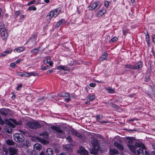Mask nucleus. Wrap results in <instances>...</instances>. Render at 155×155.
<instances>
[{
  "instance_id": "43",
  "label": "nucleus",
  "mask_w": 155,
  "mask_h": 155,
  "mask_svg": "<svg viewBox=\"0 0 155 155\" xmlns=\"http://www.w3.org/2000/svg\"><path fill=\"white\" fill-rule=\"evenodd\" d=\"M12 52V50L9 48L7 49L6 51L4 52V53L8 54L11 53Z\"/></svg>"
},
{
  "instance_id": "44",
  "label": "nucleus",
  "mask_w": 155,
  "mask_h": 155,
  "mask_svg": "<svg viewBox=\"0 0 155 155\" xmlns=\"http://www.w3.org/2000/svg\"><path fill=\"white\" fill-rule=\"evenodd\" d=\"M150 79V77L149 75H147V76H146L145 77V81H146V82H147L148 81H149Z\"/></svg>"
},
{
  "instance_id": "3",
  "label": "nucleus",
  "mask_w": 155,
  "mask_h": 155,
  "mask_svg": "<svg viewBox=\"0 0 155 155\" xmlns=\"http://www.w3.org/2000/svg\"><path fill=\"white\" fill-rule=\"evenodd\" d=\"M61 11V8H58L54 10L51 11L48 14L47 17L51 19L53 17L54 18L57 16L58 14Z\"/></svg>"
},
{
  "instance_id": "7",
  "label": "nucleus",
  "mask_w": 155,
  "mask_h": 155,
  "mask_svg": "<svg viewBox=\"0 0 155 155\" xmlns=\"http://www.w3.org/2000/svg\"><path fill=\"white\" fill-rule=\"evenodd\" d=\"M101 4L99 2L91 3L88 6L89 9L90 10H97L100 7Z\"/></svg>"
},
{
  "instance_id": "54",
  "label": "nucleus",
  "mask_w": 155,
  "mask_h": 155,
  "mask_svg": "<svg viewBox=\"0 0 155 155\" xmlns=\"http://www.w3.org/2000/svg\"><path fill=\"white\" fill-rule=\"evenodd\" d=\"M44 99L45 98L44 97H40L38 99V102H40L42 100H44Z\"/></svg>"
},
{
  "instance_id": "41",
  "label": "nucleus",
  "mask_w": 155,
  "mask_h": 155,
  "mask_svg": "<svg viewBox=\"0 0 155 155\" xmlns=\"http://www.w3.org/2000/svg\"><path fill=\"white\" fill-rule=\"evenodd\" d=\"M111 105L112 107L114 108L115 109H118L119 108V106L116 105L114 103H111Z\"/></svg>"
},
{
  "instance_id": "50",
  "label": "nucleus",
  "mask_w": 155,
  "mask_h": 155,
  "mask_svg": "<svg viewBox=\"0 0 155 155\" xmlns=\"http://www.w3.org/2000/svg\"><path fill=\"white\" fill-rule=\"evenodd\" d=\"M125 68H132L133 67L130 65H125Z\"/></svg>"
},
{
  "instance_id": "51",
  "label": "nucleus",
  "mask_w": 155,
  "mask_h": 155,
  "mask_svg": "<svg viewBox=\"0 0 155 155\" xmlns=\"http://www.w3.org/2000/svg\"><path fill=\"white\" fill-rule=\"evenodd\" d=\"M96 118L98 122V121H99V120H101V119L99 115H98L97 116H96Z\"/></svg>"
},
{
  "instance_id": "29",
  "label": "nucleus",
  "mask_w": 155,
  "mask_h": 155,
  "mask_svg": "<svg viewBox=\"0 0 155 155\" xmlns=\"http://www.w3.org/2000/svg\"><path fill=\"white\" fill-rule=\"evenodd\" d=\"M10 126H7L6 127V131L8 133H11L12 131V127H10Z\"/></svg>"
},
{
  "instance_id": "35",
  "label": "nucleus",
  "mask_w": 155,
  "mask_h": 155,
  "mask_svg": "<svg viewBox=\"0 0 155 155\" xmlns=\"http://www.w3.org/2000/svg\"><path fill=\"white\" fill-rule=\"evenodd\" d=\"M118 40V38L117 37H114L112 38L109 41V42L110 43L114 42L116 41H117Z\"/></svg>"
},
{
  "instance_id": "36",
  "label": "nucleus",
  "mask_w": 155,
  "mask_h": 155,
  "mask_svg": "<svg viewBox=\"0 0 155 155\" xmlns=\"http://www.w3.org/2000/svg\"><path fill=\"white\" fill-rule=\"evenodd\" d=\"M88 98L89 99L90 101H92L94 100L95 99V97L94 95H92L91 96H87Z\"/></svg>"
},
{
  "instance_id": "13",
  "label": "nucleus",
  "mask_w": 155,
  "mask_h": 155,
  "mask_svg": "<svg viewBox=\"0 0 155 155\" xmlns=\"http://www.w3.org/2000/svg\"><path fill=\"white\" fill-rule=\"evenodd\" d=\"M106 10L103 9L102 10L98 11L96 14L97 16L98 17H100L102 16L106 12Z\"/></svg>"
},
{
  "instance_id": "56",
  "label": "nucleus",
  "mask_w": 155,
  "mask_h": 155,
  "mask_svg": "<svg viewBox=\"0 0 155 155\" xmlns=\"http://www.w3.org/2000/svg\"><path fill=\"white\" fill-rule=\"evenodd\" d=\"M12 96L11 97V98H12V100H14V99H15V97H16V96L15 95V94H14L13 93H12Z\"/></svg>"
},
{
  "instance_id": "48",
  "label": "nucleus",
  "mask_w": 155,
  "mask_h": 155,
  "mask_svg": "<svg viewBox=\"0 0 155 155\" xmlns=\"http://www.w3.org/2000/svg\"><path fill=\"white\" fill-rule=\"evenodd\" d=\"M36 2L35 0H33V1H31L30 2H28L27 5H29L31 4H34Z\"/></svg>"
},
{
  "instance_id": "17",
  "label": "nucleus",
  "mask_w": 155,
  "mask_h": 155,
  "mask_svg": "<svg viewBox=\"0 0 155 155\" xmlns=\"http://www.w3.org/2000/svg\"><path fill=\"white\" fill-rule=\"evenodd\" d=\"M57 69L58 70H63L64 71H68L69 70V68L66 66H63L60 65L57 67Z\"/></svg>"
},
{
  "instance_id": "6",
  "label": "nucleus",
  "mask_w": 155,
  "mask_h": 155,
  "mask_svg": "<svg viewBox=\"0 0 155 155\" xmlns=\"http://www.w3.org/2000/svg\"><path fill=\"white\" fill-rule=\"evenodd\" d=\"M140 147V148L137 150V155H144V150L145 149V147L144 145L141 143H137L136 142V147Z\"/></svg>"
},
{
  "instance_id": "31",
  "label": "nucleus",
  "mask_w": 155,
  "mask_h": 155,
  "mask_svg": "<svg viewBox=\"0 0 155 155\" xmlns=\"http://www.w3.org/2000/svg\"><path fill=\"white\" fill-rule=\"evenodd\" d=\"M136 66V69L138 68L140 69L141 68L142 66V63L141 61H139L137 63Z\"/></svg>"
},
{
  "instance_id": "32",
  "label": "nucleus",
  "mask_w": 155,
  "mask_h": 155,
  "mask_svg": "<svg viewBox=\"0 0 155 155\" xmlns=\"http://www.w3.org/2000/svg\"><path fill=\"white\" fill-rule=\"evenodd\" d=\"M50 57H46L44 60L43 62L45 64H47L50 62Z\"/></svg>"
},
{
  "instance_id": "33",
  "label": "nucleus",
  "mask_w": 155,
  "mask_h": 155,
  "mask_svg": "<svg viewBox=\"0 0 155 155\" xmlns=\"http://www.w3.org/2000/svg\"><path fill=\"white\" fill-rule=\"evenodd\" d=\"M149 89L150 90V91L152 90V91H150V92H147V94L148 95L150 96H152V95L153 94V91L152 90V87L151 86H149Z\"/></svg>"
},
{
  "instance_id": "58",
  "label": "nucleus",
  "mask_w": 155,
  "mask_h": 155,
  "mask_svg": "<svg viewBox=\"0 0 155 155\" xmlns=\"http://www.w3.org/2000/svg\"><path fill=\"white\" fill-rule=\"evenodd\" d=\"M128 32V30H123V34L124 35H125Z\"/></svg>"
},
{
  "instance_id": "59",
  "label": "nucleus",
  "mask_w": 155,
  "mask_h": 155,
  "mask_svg": "<svg viewBox=\"0 0 155 155\" xmlns=\"http://www.w3.org/2000/svg\"><path fill=\"white\" fill-rule=\"evenodd\" d=\"M53 72V70H49L47 71V73L51 74Z\"/></svg>"
},
{
  "instance_id": "38",
  "label": "nucleus",
  "mask_w": 155,
  "mask_h": 155,
  "mask_svg": "<svg viewBox=\"0 0 155 155\" xmlns=\"http://www.w3.org/2000/svg\"><path fill=\"white\" fill-rule=\"evenodd\" d=\"M29 73L30 76H38V73H35L34 72H32Z\"/></svg>"
},
{
  "instance_id": "47",
  "label": "nucleus",
  "mask_w": 155,
  "mask_h": 155,
  "mask_svg": "<svg viewBox=\"0 0 155 155\" xmlns=\"http://www.w3.org/2000/svg\"><path fill=\"white\" fill-rule=\"evenodd\" d=\"M24 76L25 77H28L30 76V73L28 72H26L24 73Z\"/></svg>"
},
{
  "instance_id": "15",
  "label": "nucleus",
  "mask_w": 155,
  "mask_h": 155,
  "mask_svg": "<svg viewBox=\"0 0 155 155\" xmlns=\"http://www.w3.org/2000/svg\"><path fill=\"white\" fill-rule=\"evenodd\" d=\"M117 150L114 148H110L109 150V153L110 155H115L118 154Z\"/></svg>"
},
{
  "instance_id": "4",
  "label": "nucleus",
  "mask_w": 155,
  "mask_h": 155,
  "mask_svg": "<svg viewBox=\"0 0 155 155\" xmlns=\"http://www.w3.org/2000/svg\"><path fill=\"white\" fill-rule=\"evenodd\" d=\"M26 126L32 129H37L41 127V125L37 122L28 121L26 123Z\"/></svg>"
},
{
  "instance_id": "9",
  "label": "nucleus",
  "mask_w": 155,
  "mask_h": 155,
  "mask_svg": "<svg viewBox=\"0 0 155 155\" xmlns=\"http://www.w3.org/2000/svg\"><path fill=\"white\" fill-rule=\"evenodd\" d=\"M78 155H88V152L83 147H81L77 150Z\"/></svg>"
},
{
  "instance_id": "24",
  "label": "nucleus",
  "mask_w": 155,
  "mask_h": 155,
  "mask_svg": "<svg viewBox=\"0 0 155 155\" xmlns=\"http://www.w3.org/2000/svg\"><path fill=\"white\" fill-rule=\"evenodd\" d=\"M6 143L7 145L9 146L14 145L15 143L12 140L8 139L6 141Z\"/></svg>"
},
{
  "instance_id": "23",
  "label": "nucleus",
  "mask_w": 155,
  "mask_h": 155,
  "mask_svg": "<svg viewBox=\"0 0 155 155\" xmlns=\"http://www.w3.org/2000/svg\"><path fill=\"white\" fill-rule=\"evenodd\" d=\"M59 96L60 97H69V94L68 93H60L58 94Z\"/></svg>"
},
{
  "instance_id": "20",
  "label": "nucleus",
  "mask_w": 155,
  "mask_h": 155,
  "mask_svg": "<svg viewBox=\"0 0 155 155\" xmlns=\"http://www.w3.org/2000/svg\"><path fill=\"white\" fill-rule=\"evenodd\" d=\"M67 140H68V142L69 143V145L71 146H72L74 144V141H73L71 136H68L66 138Z\"/></svg>"
},
{
  "instance_id": "11",
  "label": "nucleus",
  "mask_w": 155,
  "mask_h": 155,
  "mask_svg": "<svg viewBox=\"0 0 155 155\" xmlns=\"http://www.w3.org/2000/svg\"><path fill=\"white\" fill-rule=\"evenodd\" d=\"M64 148V151L66 152L70 153L72 151V149L71 147L72 146L69 145H64L63 146Z\"/></svg>"
},
{
  "instance_id": "61",
  "label": "nucleus",
  "mask_w": 155,
  "mask_h": 155,
  "mask_svg": "<svg viewBox=\"0 0 155 155\" xmlns=\"http://www.w3.org/2000/svg\"><path fill=\"white\" fill-rule=\"evenodd\" d=\"M98 122H99L100 123H107V122L106 121H98Z\"/></svg>"
},
{
  "instance_id": "53",
  "label": "nucleus",
  "mask_w": 155,
  "mask_h": 155,
  "mask_svg": "<svg viewBox=\"0 0 155 155\" xmlns=\"http://www.w3.org/2000/svg\"><path fill=\"white\" fill-rule=\"evenodd\" d=\"M19 131L20 132V134H23V135H25V134H26L25 132L23 130H19Z\"/></svg>"
},
{
  "instance_id": "16",
  "label": "nucleus",
  "mask_w": 155,
  "mask_h": 155,
  "mask_svg": "<svg viewBox=\"0 0 155 155\" xmlns=\"http://www.w3.org/2000/svg\"><path fill=\"white\" fill-rule=\"evenodd\" d=\"M8 151L11 155H13L16 154L17 152V150L15 148L11 147L8 148Z\"/></svg>"
},
{
  "instance_id": "62",
  "label": "nucleus",
  "mask_w": 155,
  "mask_h": 155,
  "mask_svg": "<svg viewBox=\"0 0 155 155\" xmlns=\"http://www.w3.org/2000/svg\"><path fill=\"white\" fill-rule=\"evenodd\" d=\"M152 38H153V42L155 44V35H153L152 36Z\"/></svg>"
},
{
  "instance_id": "63",
  "label": "nucleus",
  "mask_w": 155,
  "mask_h": 155,
  "mask_svg": "<svg viewBox=\"0 0 155 155\" xmlns=\"http://www.w3.org/2000/svg\"><path fill=\"white\" fill-rule=\"evenodd\" d=\"M48 63L51 66H52L53 64V62L52 61H50V62H49Z\"/></svg>"
},
{
  "instance_id": "25",
  "label": "nucleus",
  "mask_w": 155,
  "mask_h": 155,
  "mask_svg": "<svg viewBox=\"0 0 155 155\" xmlns=\"http://www.w3.org/2000/svg\"><path fill=\"white\" fill-rule=\"evenodd\" d=\"M72 134L74 135L75 136H77L79 138H81L82 136L77 131L74 130L72 131Z\"/></svg>"
},
{
  "instance_id": "27",
  "label": "nucleus",
  "mask_w": 155,
  "mask_h": 155,
  "mask_svg": "<svg viewBox=\"0 0 155 155\" xmlns=\"http://www.w3.org/2000/svg\"><path fill=\"white\" fill-rule=\"evenodd\" d=\"M106 89L107 91V92L110 94H112L115 92V90L110 87H107Z\"/></svg>"
},
{
  "instance_id": "34",
  "label": "nucleus",
  "mask_w": 155,
  "mask_h": 155,
  "mask_svg": "<svg viewBox=\"0 0 155 155\" xmlns=\"http://www.w3.org/2000/svg\"><path fill=\"white\" fill-rule=\"evenodd\" d=\"M108 57V55L107 54L105 53L103 54L101 57V59L102 61H103L106 60Z\"/></svg>"
},
{
  "instance_id": "39",
  "label": "nucleus",
  "mask_w": 155,
  "mask_h": 155,
  "mask_svg": "<svg viewBox=\"0 0 155 155\" xmlns=\"http://www.w3.org/2000/svg\"><path fill=\"white\" fill-rule=\"evenodd\" d=\"M36 8L34 6H32L31 7H29L28 9L29 10H34L35 11L36 10Z\"/></svg>"
},
{
  "instance_id": "28",
  "label": "nucleus",
  "mask_w": 155,
  "mask_h": 155,
  "mask_svg": "<svg viewBox=\"0 0 155 155\" xmlns=\"http://www.w3.org/2000/svg\"><path fill=\"white\" fill-rule=\"evenodd\" d=\"M65 23V20H60L56 24L55 26L57 28L61 24H64Z\"/></svg>"
},
{
  "instance_id": "46",
  "label": "nucleus",
  "mask_w": 155,
  "mask_h": 155,
  "mask_svg": "<svg viewBox=\"0 0 155 155\" xmlns=\"http://www.w3.org/2000/svg\"><path fill=\"white\" fill-rule=\"evenodd\" d=\"M5 122L1 118L0 116V124L2 125L4 124Z\"/></svg>"
},
{
  "instance_id": "64",
  "label": "nucleus",
  "mask_w": 155,
  "mask_h": 155,
  "mask_svg": "<svg viewBox=\"0 0 155 155\" xmlns=\"http://www.w3.org/2000/svg\"><path fill=\"white\" fill-rule=\"evenodd\" d=\"M20 60L19 59H18L17 60V61H15L16 64H17L20 62Z\"/></svg>"
},
{
  "instance_id": "18",
  "label": "nucleus",
  "mask_w": 155,
  "mask_h": 155,
  "mask_svg": "<svg viewBox=\"0 0 155 155\" xmlns=\"http://www.w3.org/2000/svg\"><path fill=\"white\" fill-rule=\"evenodd\" d=\"M114 146L117 148L121 151L123 150L124 149L123 146L119 143H118L117 142H114Z\"/></svg>"
},
{
  "instance_id": "8",
  "label": "nucleus",
  "mask_w": 155,
  "mask_h": 155,
  "mask_svg": "<svg viewBox=\"0 0 155 155\" xmlns=\"http://www.w3.org/2000/svg\"><path fill=\"white\" fill-rule=\"evenodd\" d=\"M4 120L5 121L6 124L8 125V126H10L12 127V128H14L15 126L10 121L14 123L15 124H16V123H17V121L15 120L12 118H10L9 120L4 118Z\"/></svg>"
},
{
  "instance_id": "1",
  "label": "nucleus",
  "mask_w": 155,
  "mask_h": 155,
  "mask_svg": "<svg viewBox=\"0 0 155 155\" xmlns=\"http://www.w3.org/2000/svg\"><path fill=\"white\" fill-rule=\"evenodd\" d=\"M127 143V146L129 147L130 149L133 153H136V144L135 145H132L133 142L135 140V139L134 138L128 137L126 138Z\"/></svg>"
},
{
  "instance_id": "57",
  "label": "nucleus",
  "mask_w": 155,
  "mask_h": 155,
  "mask_svg": "<svg viewBox=\"0 0 155 155\" xmlns=\"http://www.w3.org/2000/svg\"><path fill=\"white\" fill-rule=\"evenodd\" d=\"M20 14V12L18 11H17L15 12V15L17 16H18Z\"/></svg>"
},
{
  "instance_id": "30",
  "label": "nucleus",
  "mask_w": 155,
  "mask_h": 155,
  "mask_svg": "<svg viewBox=\"0 0 155 155\" xmlns=\"http://www.w3.org/2000/svg\"><path fill=\"white\" fill-rule=\"evenodd\" d=\"M5 30L4 24L3 22L0 23V31Z\"/></svg>"
},
{
  "instance_id": "37",
  "label": "nucleus",
  "mask_w": 155,
  "mask_h": 155,
  "mask_svg": "<svg viewBox=\"0 0 155 155\" xmlns=\"http://www.w3.org/2000/svg\"><path fill=\"white\" fill-rule=\"evenodd\" d=\"M146 41L147 42V43L148 45H149V46H150V38H149V35H146Z\"/></svg>"
},
{
  "instance_id": "52",
  "label": "nucleus",
  "mask_w": 155,
  "mask_h": 155,
  "mask_svg": "<svg viewBox=\"0 0 155 155\" xmlns=\"http://www.w3.org/2000/svg\"><path fill=\"white\" fill-rule=\"evenodd\" d=\"M89 85L91 87H94L96 85V84L94 83H91Z\"/></svg>"
},
{
  "instance_id": "10",
  "label": "nucleus",
  "mask_w": 155,
  "mask_h": 155,
  "mask_svg": "<svg viewBox=\"0 0 155 155\" xmlns=\"http://www.w3.org/2000/svg\"><path fill=\"white\" fill-rule=\"evenodd\" d=\"M91 143L94 148H97L99 146L98 140L96 138H92L91 140Z\"/></svg>"
},
{
  "instance_id": "2",
  "label": "nucleus",
  "mask_w": 155,
  "mask_h": 155,
  "mask_svg": "<svg viewBox=\"0 0 155 155\" xmlns=\"http://www.w3.org/2000/svg\"><path fill=\"white\" fill-rule=\"evenodd\" d=\"M51 129L55 130L60 134H58L57 137H60L64 138L65 137V136L64 135V133L63 130L60 128L59 127L55 126H51Z\"/></svg>"
},
{
  "instance_id": "26",
  "label": "nucleus",
  "mask_w": 155,
  "mask_h": 155,
  "mask_svg": "<svg viewBox=\"0 0 155 155\" xmlns=\"http://www.w3.org/2000/svg\"><path fill=\"white\" fill-rule=\"evenodd\" d=\"M39 48V47H38L37 48H34L31 51V52L33 54H36L38 52Z\"/></svg>"
},
{
  "instance_id": "40",
  "label": "nucleus",
  "mask_w": 155,
  "mask_h": 155,
  "mask_svg": "<svg viewBox=\"0 0 155 155\" xmlns=\"http://www.w3.org/2000/svg\"><path fill=\"white\" fill-rule=\"evenodd\" d=\"M49 68L50 67L48 66H42L41 67V69L42 70H45L49 69Z\"/></svg>"
},
{
  "instance_id": "42",
  "label": "nucleus",
  "mask_w": 155,
  "mask_h": 155,
  "mask_svg": "<svg viewBox=\"0 0 155 155\" xmlns=\"http://www.w3.org/2000/svg\"><path fill=\"white\" fill-rule=\"evenodd\" d=\"M37 34H35L33 35L32 37L30 39H33L35 41H36L35 38L37 37Z\"/></svg>"
},
{
  "instance_id": "19",
  "label": "nucleus",
  "mask_w": 155,
  "mask_h": 155,
  "mask_svg": "<svg viewBox=\"0 0 155 155\" xmlns=\"http://www.w3.org/2000/svg\"><path fill=\"white\" fill-rule=\"evenodd\" d=\"M25 49L24 47H19L18 48H15L14 50V51L15 52H21L22 51H23L25 50Z\"/></svg>"
},
{
  "instance_id": "21",
  "label": "nucleus",
  "mask_w": 155,
  "mask_h": 155,
  "mask_svg": "<svg viewBox=\"0 0 155 155\" xmlns=\"http://www.w3.org/2000/svg\"><path fill=\"white\" fill-rule=\"evenodd\" d=\"M54 151L51 148H48L46 151V155H53Z\"/></svg>"
},
{
  "instance_id": "55",
  "label": "nucleus",
  "mask_w": 155,
  "mask_h": 155,
  "mask_svg": "<svg viewBox=\"0 0 155 155\" xmlns=\"http://www.w3.org/2000/svg\"><path fill=\"white\" fill-rule=\"evenodd\" d=\"M104 5L106 7H108L109 5V2L107 1H106L104 3Z\"/></svg>"
},
{
  "instance_id": "22",
  "label": "nucleus",
  "mask_w": 155,
  "mask_h": 155,
  "mask_svg": "<svg viewBox=\"0 0 155 155\" xmlns=\"http://www.w3.org/2000/svg\"><path fill=\"white\" fill-rule=\"evenodd\" d=\"M34 148L37 150L40 151L42 148V146L40 144L36 143L34 146Z\"/></svg>"
},
{
  "instance_id": "12",
  "label": "nucleus",
  "mask_w": 155,
  "mask_h": 155,
  "mask_svg": "<svg viewBox=\"0 0 155 155\" xmlns=\"http://www.w3.org/2000/svg\"><path fill=\"white\" fill-rule=\"evenodd\" d=\"M1 36L3 40L5 41L8 37V34L5 30L0 31Z\"/></svg>"
},
{
  "instance_id": "14",
  "label": "nucleus",
  "mask_w": 155,
  "mask_h": 155,
  "mask_svg": "<svg viewBox=\"0 0 155 155\" xmlns=\"http://www.w3.org/2000/svg\"><path fill=\"white\" fill-rule=\"evenodd\" d=\"M8 109H2L0 110V114L5 116H8L9 114Z\"/></svg>"
},
{
  "instance_id": "45",
  "label": "nucleus",
  "mask_w": 155,
  "mask_h": 155,
  "mask_svg": "<svg viewBox=\"0 0 155 155\" xmlns=\"http://www.w3.org/2000/svg\"><path fill=\"white\" fill-rule=\"evenodd\" d=\"M17 75L19 76L23 77L24 76V73L21 72H19L17 73Z\"/></svg>"
},
{
  "instance_id": "5",
  "label": "nucleus",
  "mask_w": 155,
  "mask_h": 155,
  "mask_svg": "<svg viewBox=\"0 0 155 155\" xmlns=\"http://www.w3.org/2000/svg\"><path fill=\"white\" fill-rule=\"evenodd\" d=\"M14 140L18 143L23 142L25 140L24 137L21 134L15 133L13 134Z\"/></svg>"
},
{
  "instance_id": "49",
  "label": "nucleus",
  "mask_w": 155,
  "mask_h": 155,
  "mask_svg": "<svg viewBox=\"0 0 155 155\" xmlns=\"http://www.w3.org/2000/svg\"><path fill=\"white\" fill-rule=\"evenodd\" d=\"M15 64H16L15 63H12L10 64V66L13 68H14L15 66Z\"/></svg>"
},
{
  "instance_id": "60",
  "label": "nucleus",
  "mask_w": 155,
  "mask_h": 155,
  "mask_svg": "<svg viewBox=\"0 0 155 155\" xmlns=\"http://www.w3.org/2000/svg\"><path fill=\"white\" fill-rule=\"evenodd\" d=\"M70 100H71V99L70 98H65L64 99V101H65L66 102H68Z\"/></svg>"
}]
</instances>
